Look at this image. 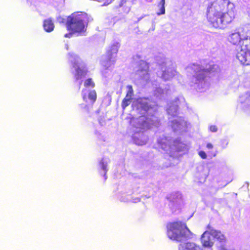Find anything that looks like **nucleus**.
Listing matches in <instances>:
<instances>
[{"label": "nucleus", "instance_id": "nucleus-22", "mask_svg": "<svg viewBox=\"0 0 250 250\" xmlns=\"http://www.w3.org/2000/svg\"><path fill=\"white\" fill-rule=\"evenodd\" d=\"M72 34H73V33L71 32V33L65 34L64 36L65 38H71Z\"/></svg>", "mask_w": 250, "mask_h": 250}, {"label": "nucleus", "instance_id": "nucleus-25", "mask_svg": "<svg viewBox=\"0 0 250 250\" xmlns=\"http://www.w3.org/2000/svg\"><path fill=\"white\" fill-rule=\"evenodd\" d=\"M145 124H146V127L147 128H149V125L147 123V122H146V121H144V123H143V126H145Z\"/></svg>", "mask_w": 250, "mask_h": 250}, {"label": "nucleus", "instance_id": "nucleus-17", "mask_svg": "<svg viewBox=\"0 0 250 250\" xmlns=\"http://www.w3.org/2000/svg\"><path fill=\"white\" fill-rule=\"evenodd\" d=\"M132 98H129L126 97L123 100L121 106L123 109H125L130 104Z\"/></svg>", "mask_w": 250, "mask_h": 250}, {"label": "nucleus", "instance_id": "nucleus-16", "mask_svg": "<svg viewBox=\"0 0 250 250\" xmlns=\"http://www.w3.org/2000/svg\"><path fill=\"white\" fill-rule=\"evenodd\" d=\"M165 0H161L158 4V6L160 7V11L157 13L158 15H163L165 13Z\"/></svg>", "mask_w": 250, "mask_h": 250}, {"label": "nucleus", "instance_id": "nucleus-15", "mask_svg": "<svg viewBox=\"0 0 250 250\" xmlns=\"http://www.w3.org/2000/svg\"><path fill=\"white\" fill-rule=\"evenodd\" d=\"M84 86L86 88H93L95 87V83L91 78H88L84 81Z\"/></svg>", "mask_w": 250, "mask_h": 250}, {"label": "nucleus", "instance_id": "nucleus-3", "mask_svg": "<svg viewBox=\"0 0 250 250\" xmlns=\"http://www.w3.org/2000/svg\"><path fill=\"white\" fill-rule=\"evenodd\" d=\"M85 16L82 14H72L67 17L65 23L68 31L73 33H81L85 31Z\"/></svg>", "mask_w": 250, "mask_h": 250}, {"label": "nucleus", "instance_id": "nucleus-28", "mask_svg": "<svg viewBox=\"0 0 250 250\" xmlns=\"http://www.w3.org/2000/svg\"><path fill=\"white\" fill-rule=\"evenodd\" d=\"M162 76H163V77H164L165 78V74H164V73L163 74Z\"/></svg>", "mask_w": 250, "mask_h": 250}, {"label": "nucleus", "instance_id": "nucleus-14", "mask_svg": "<svg viewBox=\"0 0 250 250\" xmlns=\"http://www.w3.org/2000/svg\"><path fill=\"white\" fill-rule=\"evenodd\" d=\"M211 236L215 239H217L220 242H225L226 241V238L224 234H223L220 231L216 230L213 231Z\"/></svg>", "mask_w": 250, "mask_h": 250}, {"label": "nucleus", "instance_id": "nucleus-19", "mask_svg": "<svg viewBox=\"0 0 250 250\" xmlns=\"http://www.w3.org/2000/svg\"><path fill=\"white\" fill-rule=\"evenodd\" d=\"M207 229H208L207 231L208 232V233H209V234L211 235L212 234L213 231L216 230L215 229H213L212 226L210 224L208 225L207 226Z\"/></svg>", "mask_w": 250, "mask_h": 250}, {"label": "nucleus", "instance_id": "nucleus-21", "mask_svg": "<svg viewBox=\"0 0 250 250\" xmlns=\"http://www.w3.org/2000/svg\"><path fill=\"white\" fill-rule=\"evenodd\" d=\"M199 155L202 159H205L207 158V155L206 153L203 151H200L199 152Z\"/></svg>", "mask_w": 250, "mask_h": 250}, {"label": "nucleus", "instance_id": "nucleus-24", "mask_svg": "<svg viewBox=\"0 0 250 250\" xmlns=\"http://www.w3.org/2000/svg\"><path fill=\"white\" fill-rule=\"evenodd\" d=\"M207 147L209 148V149H212L213 148V146L210 143H208L207 145Z\"/></svg>", "mask_w": 250, "mask_h": 250}, {"label": "nucleus", "instance_id": "nucleus-26", "mask_svg": "<svg viewBox=\"0 0 250 250\" xmlns=\"http://www.w3.org/2000/svg\"><path fill=\"white\" fill-rule=\"evenodd\" d=\"M221 250H227L226 248H225L224 247H222L221 248Z\"/></svg>", "mask_w": 250, "mask_h": 250}, {"label": "nucleus", "instance_id": "nucleus-8", "mask_svg": "<svg viewBox=\"0 0 250 250\" xmlns=\"http://www.w3.org/2000/svg\"><path fill=\"white\" fill-rule=\"evenodd\" d=\"M84 89L83 90L82 98L83 100L87 103L89 101L91 104H93L97 100V93L95 90H90L88 91V94L83 93Z\"/></svg>", "mask_w": 250, "mask_h": 250}, {"label": "nucleus", "instance_id": "nucleus-18", "mask_svg": "<svg viewBox=\"0 0 250 250\" xmlns=\"http://www.w3.org/2000/svg\"><path fill=\"white\" fill-rule=\"evenodd\" d=\"M127 88H128V90L125 95V97L129 98H132V96L133 95V90L132 86L130 85H129L127 86Z\"/></svg>", "mask_w": 250, "mask_h": 250}, {"label": "nucleus", "instance_id": "nucleus-9", "mask_svg": "<svg viewBox=\"0 0 250 250\" xmlns=\"http://www.w3.org/2000/svg\"><path fill=\"white\" fill-rule=\"evenodd\" d=\"M214 65H209L208 67H206L204 69H200L199 71L198 74L195 75V77L197 80H204L205 78V75L208 73H210L214 71Z\"/></svg>", "mask_w": 250, "mask_h": 250}, {"label": "nucleus", "instance_id": "nucleus-4", "mask_svg": "<svg viewBox=\"0 0 250 250\" xmlns=\"http://www.w3.org/2000/svg\"><path fill=\"white\" fill-rule=\"evenodd\" d=\"M236 57L243 65H250V38L246 37L236 50Z\"/></svg>", "mask_w": 250, "mask_h": 250}, {"label": "nucleus", "instance_id": "nucleus-27", "mask_svg": "<svg viewBox=\"0 0 250 250\" xmlns=\"http://www.w3.org/2000/svg\"><path fill=\"white\" fill-rule=\"evenodd\" d=\"M64 20L63 19H62V21H60V22H64Z\"/></svg>", "mask_w": 250, "mask_h": 250}, {"label": "nucleus", "instance_id": "nucleus-5", "mask_svg": "<svg viewBox=\"0 0 250 250\" xmlns=\"http://www.w3.org/2000/svg\"><path fill=\"white\" fill-rule=\"evenodd\" d=\"M135 106L138 113L142 116L147 113L153 107L149 102L145 98H141L137 100Z\"/></svg>", "mask_w": 250, "mask_h": 250}, {"label": "nucleus", "instance_id": "nucleus-2", "mask_svg": "<svg viewBox=\"0 0 250 250\" xmlns=\"http://www.w3.org/2000/svg\"><path fill=\"white\" fill-rule=\"evenodd\" d=\"M166 228L167 237L177 242L186 240L192 235L186 224L182 221L169 222L167 224Z\"/></svg>", "mask_w": 250, "mask_h": 250}, {"label": "nucleus", "instance_id": "nucleus-10", "mask_svg": "<svg viewBox=\"0 0 250 250\" xmlns=\"http://www.w3.org/2000/svg\"><path fill=\"white\" fill-rule=\"evenodd\" d=\"M209 233L207 231H205L202 235L201 238V243L203 246L205 247H211L213 245V242L212 241Z\"/></svg>", "mask_w": 250, "mask_h": 250}, {"label": "nucleus", "instance_id": "nucleus-7", "mask_svg": "<svg viewBox=\"0 0 250 250\" xmlns=\"http://www.w3.org/2000/svg\"><path fill=\"white\" fill-rule=\"evenodd\" d=\"M72 66L75 69L74 77L76 80L81 79L86 75L88 71L86 67H80L75 62L72 63Z\"/></svg>", "mask_w": 250, "mask_h": 250}, {"label": "nucleus", "instance_id": "nucleus-13", "mask_svg": "<svg viewBox=\"0 0 250 250\" xmlns=\"http://www.w3.org/2000/svg\"><path fill=\"white\" fill-rule=\"evenodd\" d=\"M118 52V46L116 45H112L106 52V56L108 61H111L114 55H116Z\"/></svg>", "mask_w": 250, "mask_h": 250}, {"label": "nucleus", "instance_id": "nucleus-1", "mask_svg": "<svg viewBox=\"0 0 250 250\" xmlns=\"http://www.w3.org/2000/svg\"><path fill=\"white\" fill-rule=\"evenodd\" d=\"M223 10L221 9L219 2L212 3L207 9L208 21L215 28H224L234 19L233 11L229 10L226 13H223Z\"/></svg>", "mask_w": 250, "mask_h": 250}, {"label": "nucleus", "instance_id": "nucleus-23", "mask_svg": "<svg viewBox=\"0 0 250 250\" xmlns=\"http://www.w3.org/2000/svg\"><path fill=\"white\" fill-rule=\"evenodd\" d=\"M101 164L102 165L103 169L105 173H106V166L104 165V162L101 163ZM104 174H105V173H104Z\"/></svg>", "mask_w": 250, "mask_h": 250}, {"label": "nucleus", "instance_id": "nucleus-20", "mask_svg": "<svg viewBox=\"0 0 250 250\" xmlns=\"http://www.w3.org/2000/svg\"><path fill=\"white\" fill-rule=\"evenodd\" d=\"M209 130L212 132H215L217 131V127L214 125H210L209 126Z\"/></svg>", "mask_w": 250, "mask_h": 250}, {"label": "nucleus", "instance_id": "nucleus-12", "mask_svg": "<svg viewBox=\"0 0 250 250\" xmlns=\"http://www.w3.org/2000/svg\"><path fill=\"white\" fill-rule=\"evenodd\" d=\"M43 26L44 29L47 32H50L54 30V24L51 19L45 20L43 21Z\"/></svg>", "mask_w": 250, "mask_h": 250}, {"label": "nucleus", "instance_id": "nucleus-11", "mask_svg": "<svg viewBox=\"0 0 250 250\" xmlns=\"http://www.w3.org/2000/svg\"><path fill=\"white\" fill-rule=\"evenodd\" d=\"M179 250H199L200 247L195 243L188 242L181 244L179 246Z\"/></svg>", "mask_w": 250, "mask_h": 250}, {"label": "nucleus", "instance_id": "nucleus-6", "mask_svg": "<svg viewBox=\"0 0 250 250\" xmlns=\"http://www.w3.org/2000/svg\"><path fill=\"white\" fill-rule=\"evenodd\" d=\"M246 39H241L239 33L234 32L229 35L228 38V41L232 44L235 45V50L239 49V46H241L242 42Z\"/></svg>", "mask_w": 250, "mask_h": 250}]
</instances>
